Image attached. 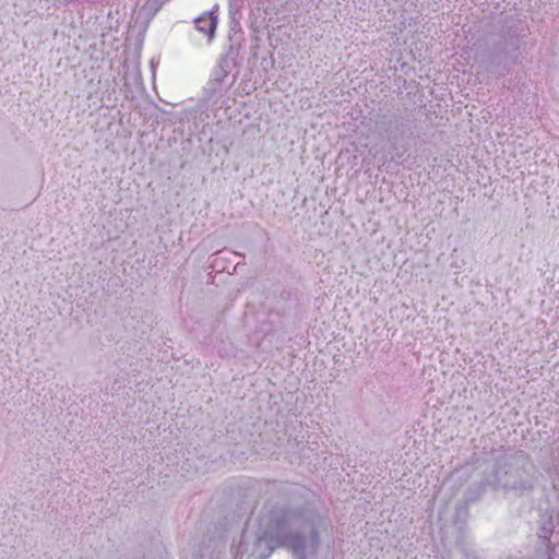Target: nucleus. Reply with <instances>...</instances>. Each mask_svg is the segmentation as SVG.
<instances>
[{
  "label": "nucleus",
  "instance_id": "obj_1",
  "mask_svg": "<svg viewBox=\"0 0 559 559\" xmlns=\"http://www.w3.org/2000/svg\"><path fill=\"white\" fill-rule=\"evenodd\" d=\"M329 520L316 510L295 508L286 500H269L258 518L254 535L245 532L240 548L259 559H266L281 547L297 559L314 555L320 536L329 530Z\"/></svg>",
  "mask_w": 559,
  "mask_h": 559
},
{
  "label": "nucleus",
  "instance_id": "obj_3",
  "mask_svg": "<svg viewBox=\"0 0 559 559\" xmlns=\"http://www.w3.org/2000/svg\"><path fill=\"white\" fill-rule=\"evenodd\" d=\"M217 11L218 5L215 4L209 13H204L195 20L197 29L206 35L209 40L214 37L217 26Z\"/></svg>",
  "mask_w": 559,
  "mask_h": 559
},
{
  "label": "nucleus",
  "instance_id": "obj_2",
  "mask_svg": "<svg viewBox=\"0 0 559 559\" xmlns=\"http://www.w3.org/2000/svg\"><path fill=\"white\" fill-rule=\"evenodd\" d=\"M521 477L522 474L519 469L504 472L503 477L500 476V471L497 472V480L507 492L513 491L518 493L519 491L523 492L532 488V483L530 480H522Z\"/></svg>",
  "mask_w": 559,
  "mask_h": 559
}]
</instances>
